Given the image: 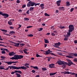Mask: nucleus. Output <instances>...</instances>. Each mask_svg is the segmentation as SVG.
I'll return each instance as SVG.
<instances>
[{
  "instance_id": "16",
  "label": "nucleus",
  "mask_w": 77,
  "mask_h": 77,
  "mask_svg": "<svg viewBox=\"0 0 77 77\" xmlns=\"http://www.w3.org/2000/svg\"><path fill=\"white\" fill-rule=\"evenodd\" d=\"M23 51H24L25 54H29V52L27 53V51H27V49H25V50H23Z\"/></svg>"
},
{
  "instance_id": "8",
  "label": "nucleus",
  "mask_w": 77,
  "mask_h": 77,
  "mask_svg": "<svg viewBox=\"0 0 77 77\" xmlns=\"http://www.w3.org/2000/svg\"><path fill=\"white\" fill-rule=\"evenodd\" d=\"M15 73H19V74H22V72L20 70H15L14 72H12L11 74H14Z\"/></svg>"
},
{
  "instance_id": "52",
  "label": "nucleus",
  "mask_w": 77,
  "mask_h": 77,
  "mask_svg": "<svg viewBox=\"0 0 77 77\" xmlns=\"http://www.w3.org/2000/svg\"><path fill=\"white\" fill-rule=\"evenodd\" d=\"M48 52H48H51V53H52L53 52L51 51H50V49H48V51H47Z\"/></svg>"
},
{
  "instance_id": "4",
  "label": "nucleus",
  "mask_w": 77,
  "mask_h": 77,
  "mask_svg": "<svg viewBox=\"0 0 77 77\" xmlns=\"http://www.w3.org/2000/svg\"><path fill=\"white\" fill-rule=\"evenodd\" d=\"M35 2H31L30 1L28 3L27 5V7H30V6H35Z\"/></svg>"
},
{
  "instance_id": "50",
  "label": "nucleus",
  "mask_w": 77,
  "mask_h": 77,
  "mask_svg": "<svg viewBox=\"0 0 77 77\" xmlns=\"http://www.w3.org/2000/svg\"><path fill=\"white\" fill-rule=\"evenodd\" d=\"M31 27H33V26H27L26 28L27 29H28V28H31Z\"/></svg>"
},
{
  "instance_id": "2",
  "label": "nucleus",
  "mask_w": 77,
  "mask_h": 77,
  "mask_svg": "<svg viewBox=\"0 0 77 77\" xmlns=\"http://www.w3.org/2000/svg\"><path fill=\"white\" fill-rule=\"evenodd\" d=\"M67 61L68 62V63L64 61H62L58 60L57 61V63H58V65H63V64H65V65H68L69 66H70L72 65H75V64H73V63L70 60H67Z\"/></svg>"
},
{
  "instance_id": "59",
  "label": "nucleus",
  "mask_w": 77,
  "mask_h": 77,
  "mask_svg": "<svg viewBox=\"0 0 77 77\" xmlns=\"http://www.w3.org/2000/svg\"><path fill=\"white\" fill-rule=\"evenodd\" d=\"M5 50L7 52H9V50H8L7 49L5 48Z\"/></svg>"
},
{
  "instance_id": "58",
  "label": "nucleus",
  "mask_w": 77,
  "mask_h": 77,
  "mask_svg": "<svg viewBox=\"0 0 77 77\" xmlns=\"http://www.w3.org/2000/svg\"><path fill=\"white\" fill-rule=\"evenodd\" d=\"M43 29L42 28H40L39 30V32H40V31H42V30Z\"/></svg>"
},
{
  "instance_id": "47",
  "label": "nucleus",
  "mask_w": 77,
  "mask_h": 77,
  "mask_svg": "<svg viewBox=\"0 0 77 77\" xmlns=\"http://www.w3.org/2000/svg\"><path fill=\"white\" fill-rule=\"evenodd\" d=\"M1 58H2V59H5L6 58V57L4 56H1Z\"/></svg>"
},
{
  "instance_id": "54",
  "label": "nucleus",
  "mask_w": 77,
  "mask_h": 77,
  "mask_svg": "<svg viewBox=\"0 0 77 77\" xmlns=\"http://www.w3.org/2000/svg\"><path fill=\"white\" fill-rule=\"evenodd\" d=\"M26 13L27 14H29V10H28L27 11H26Z\"/></svg>"
},
{
  "instance_id": "12",
  "label": "nucleus",
  "mask_w": 77,
  "mask_h": 77,
  "mask_svg": "<svg viewBox=\"0 0 77 77\" xmlns=\"http://www.w3.org/2000/svg\"><path fill=\"white\" fill-rule=\"evenodd\" d=\"M54 66V64L53 63H51L49 65V68H55V67L51 66Z\"/></svg>"
},
{
  "instance_id": "63",
  "label": "nucleus",
  "mask_w": 77,
  "mask_h": 77,
  "mask_svg": "<svg viewBox=\"0 0 77 77\" xmlns=\"http://www.w3.org/2000/svg\"><path fill=\"white\" fill-rule=\"evenodd\" d=\"M73 75H75V77H77V73L76 74L75 73V74H73Z\"/></svg>"
},
{
  "instance_id": "33",
  "label": "nucleus",
  "mask_w": 77,
  "mask_h": 77,
  "mask_svg": "<svg viewBox=\"0 0 77 77\" xmlns=\"http://www.w3.org/2000/svg\"><path fill=\"white\" fill-rule=\"evenodd\" d=\"M1 52L2 53V54H6V52L5 51H1Z\"/></svg>"
},
{
  "instance_id": "15",
  "label": "nucleus",
  "mask_w": 77,
  "mask_h": 77,
  "mask_svg": "<svg viewBox=\"0 0 77 77\" xmlns=\"http://www.w3.org/2000/svg\"><path fill=\"white\" fill-rule=\"evenodd\" d=\"M4 62L5 63H7L8 65H11L12 63V61H4Z\"/></svg>"
},
{
  "instance_id": "21",
  "label": "nucleus",
  "mask_w": 77,
  "mask_h": 77,
  "mask_svg": "<svg viewBox=\"0 0 77 77\" xmlns=\"http://www.w3.org/2000/svg\"><path fill=\"white\" fill-rule=\"evenodd\" d=\"M57 74V72H55L54 73H50V75H55V74Z\"/></svg>"
},
{
  "instance_id": "27",
  "label": "nucleus",
  "mask_w": 77,
  "mask_h": 77,
  "mask_svg": "<svg viewBox=\"0 0 77 77\" xmlns=\"http://www.w3.org/2000/svg\"><path fill=\"white\" fill-rule=\"evenodd\" d=\"M0 69H5V67L3 66H0Z\"/></svg>"
},
{
  "instance_id": "44",
  "label": "nucleus",
  "mask_w": 77,
  "mask_h": 77,
  "mask_svg": "<svg viewBox=\"0 0 77 77\" xmlns=\"http://www.w3.org/2000/svg\"><path fill=\"white\" fill-rule=\"evenodd\" d=\"M68 39V38H67L66 37H65L64 39V41H67Z\"/></svg>"
},
{
  "instance_id": "60",
  "label": "nucleus",
  "mask_w": 77,
  "mask_h": 77,
  "mask_svg": "<svg viewBox=\"0 0 77 77\" xmlns=\"http://www.w3.org/2000/svg\"><path fill=\"white\" fill-rule=\"evenodd\" d=\"M24 45H25V44H20V45H21L22 46H24Z\"/></svg>"
},
{
  "instance_id": "61",
  "label": "nucleus",
  "mask_w": 77,
  "mask_h": 77,
  "mask_svg": "<svg viewBox=\"0 0 77 77\" xmlns=\"http://www.w3.org/2000/svg\"><path fill=\"white\" fill-rule=\"evenodd\" d=\"M2 37H1V36L0 35V40H1V41H3V39H4V38L3 39H2V38H1Z\"/></svg>"
},
{
  "instance_id": "43",
  "label": "nucleus",
  "mask_w": 77,
  "mask_h": 77,
  "mask_svg": "<svg viewBox=\"0 0 77 77\" xmlns=\"http://www.w3.org/2000/svg\"><path fill=\"white\" fill-rule=\"evenodd\" d=\"M73 61H74V62H77V59L76 58L73 59Z\"/></svg>"
},
{
  "instance_id": "13",
  "label": "nucleus",
  "mask_w": 77,
  "mask_h": 77,
  "mask_svg": "<svg viewBox=\"0 0 77 77\" xmlns=\"http://www.w3.org/2000/svg\"><path fill=\"white\" fill-rule=\"evenodd\" d=\"M61 2V1L60 0H59L57 2L56 4L58 6H59L60 5V3Z\"/></svg>"
},
{
  "instance_id": "64",
  "label": "nucleus",
  "mask_w": 77,
  "mask_h": 77,
  "mask_svg": "<svg viewBox=\"0 0 77 77\" xmlns=\"http://www.w3.org/2000/svg\"><path fill=\"white\" fill-rule=\"evenodd\" d=\"M19 12H22V10L21 9H19V11H18Z\"/></svg>"
},
{
  "instance_id": "40",
  "label": "nucleus",
  "mask_w": 77,
  "mask_h": 77,
  "mask_svg": "<svg viewBox=\"0 0 77 77\" xmlns=\"http://www.w3.org/2000/svg\"><path fill=\"white\" fill-rule=\"evenodd\" d=\"M12 63H18V61H15V62H13L11 61Z\"/></svg>"
},
{
  "instance_id": "32",
  "label": "nucleus",
  "mask_w": 77,
  "mask_h": 77,
  "mask_svg": "<svg viewBox=\"0 0 77 77\" xmlns=\"http://www.w3.org/2000/svg\"><path fill=\"white\" fill-rule=\"evenodd\" d=\"M40 5V3H36L35 2V4H34V6H36L37 5Z\"/></svg>"
},
{
  "instance_id": "35",
  "label": "nucleus",
  "mask_w": 77,
  "mask_h": 77,
  "mask_svg": "<svg viewBox=\"0 0 77 77\" xmlns=\"http://www.w3.org/2000/svg\"><path fill=\"white\" fill-rule=\"evenodd\" d=\"M36 57H42V56L39 55V54H36Z\"/></svg>"
},
{
  "instance_id": "62",
  "label": "nucleus",
  "mask_w": 77,
  "mask_h": 77,
  "mask_svg": "<svg viewBox=\"0 0 77 77\" xmlns=\"http://www.w3.org/2000/svg\"><path fill=\"white\" fill-rule=\"evenodd\" d=\"M42 25L43 26H45V23H42Z\"/></svg>"
},
{
  "instance_id": "30",
  "label": "nucleus",
  "mask_w": 77,
  "mask_h": 77,
  "mask_svg": "<svg viewBox=\"0 0 77 77\" xmlns=\"http://www.w3.org/2000/svg\"><path fill=\"white\" fill-rule=\"evenodd\" d=\"M66 57H68V58H73V57H73V56H67Z\"/></svg>"
},
{
  "instance_id": "10",
  "label": "nucleus",
  "mask_w": 77,
  "mask_h": 77,
  "mask_svg": "<svg viewBox=\"0 0 77 77\" xmlns=\"http://www.w3.org/2000/svg\"><path fill=\"white\" fill-rule=\"evenodd\" d=\"M56 34V35H58V34L56 31H53V32L51 33V35L53 36H56V34Z\"/></svg>"
},
{
  "instance_id": "1",
  "label": "nucleus",
  "mask_w": 77,
  "mask_h": 77,
  "mask_svg": "<svg viewBox=\"0 0 77 77\" xmlns=\"http://www.w3.org/2000/svg\"><path fill=\"white\" fill-rule=\"evenodd\" d=\"M24 66H26V67L24 66H22L21 67H17L14 66H9V68H10V69H27V68H29V64L28 63H26L25 64L23 65Z\"/></svg>"
},
{
  "instance_id": "29",
  "label": "nucleus",
  "mask_w": 77,
  "mask_h": 77,
  "mask_svg": "<svg viewBox=\"0 0 77 77\" xmlns=\"http://www.w3.org/2000/svg\"><path fill=\"white\" fill-rule=\"evenodd\" d=\"M10 34H15V32L14 31H10Z\"/></svg>"
},
{
  "instance_id": "56",
  "label": "nucleus",
  "mask_w": 77,
  "mask_h": 77,
  "mask_svg": "<svg viewBox=\"0 0 77 77\" xmlns=\"http://www.w3.org/2000/svg\"><path fill=\"white\" fill-rule=\"evenodd\" d=\"M74 43H75V44H77V40H75L74 41Z\"/></svg>"
},
{
  "instance_id": "51",
  "label": "nucleus",
  "mask_w": 77,
  "mask_h": 77,
  "mask_svg": "<svg viewBox=\"0 0 77 77\" xmlns=\"http://www.w3.org/2000/svg\"><path fill=\"white\" fill-rule=\"evenodd\" d=\"M48 59H47V60L48 62H50V60L51 58L50 57H48Z\"/></svg>"
},
{
  "instance_id": "7",
  "label": "nucleus",
  "mask_w": 77,
  "mask_h": 77,
  "mask_svg": "<svg viewBox=\"0 0 77 77\" xmlns=\"http://www.w3.org/2000/svg\"><path fill=\"white\" fill-rule=\"evenodd\" d=\"M60 42H59L58 43H56L54 44V45H53V46L54 47H56V48H60L59 47V46H60Z\"/></svg>"
},
{
  "instance_id": "38",
  "label": "nucleus",
  "mask_w": 77,
  "mask_h": 77,
  "mask_svg": "<svg viewBox=\"0 0 77 77\" xmlns=\"http://www.w3.org/2000/svg\"><path fill=\"white\" fill-rule=\"evenodd\" d=\"M34 69H39V68L37 66H34Z\"/></svg>"
},
{
  "instance_id": "37",
  "label": "nucleus",
  "mask_w": 77,
  "mask_h": 77,
  "mask_svg": "<svg viewBox=\"0 0 77 77\" xmlns=\"http://www.w3.org/2000/svg\"><path fill=\"white\" fill-rule=\"evenodd\" d=\"M45 16H47L48 17H49L50 16V15L48 14L47 13H45Z\"/></svg>"
},
{
  "instance_id": "48",
  "label": "nucleus",
  "mask_w": 77,
  "mask_h": 77,
  "mask_svg": "<svg viewBox=\"0 0 77 77\" xmlns=\"http://www.w3.org/2000/svg\"><path fill=\"white\" fill-rule=\"evenodd\" d=\"M15 43V45H20V43Z\"/></svg>"
},
{
  "instance_id": "6",
  "label": "nucleus",
  "mask_w": 77,
  "mask_h": 77,
  "mask_svg": "<svg viewBox=\"0 0 77 77\" xmlns=\"http://www.w3.org/2000/svg\"><path fill=\"white\" fill-rule=\"evenodd\" d=\"M0 15L4 16V18H8L9 17V15L5 13H3V12L0 11Z\"/></svg>"
},
{
  "instance_id": "3",
  "label": "nucleus",
  "mask_w": 77,
  "mask_h": 77,
  "mask_svg": "<svg viewBox=\"0 0 77 77\" xmlns=\"http://www.w3.org/2000/svg\"><path fill=\"white\" fill-rule=\"evenodd\" d=\"M69 32H72L74 30V26L72 25H70L69 26Z\"/></svg>"
},
{
  "instance_id": "23",
  "label": "nucleus",
  "mask_w": 77,
  "mask_h": 77,
  "mask_svg": "<svg viewBox=\"0 0 77 77\" xmlns=\"http://www.w3.org/2000/svg\"><path fill=\"white\" fill-rule=\"evenodd\" d=\"M0 30H1V31H2L3 32H5V33H7V32H8V31L5 29H0Z\"/></svg>"
},
{
  "instance_id": "17",
  "label": "nucleus",
  "mask_w": 77,
  "mask_h": 77,
  "mask_svg": "<svg viewBox=\"0 0 77 77\" xmlns=\"http://www.w3.org/2000/svg\"><path fill=\"white\" fill-rule=\"evenodd\" d=\"M15 74L16 75V77H21V75L19 73H16Z\"/></svg>"
},
{
  "instance_id": "22",
  "label": "nucleus",
  "mask_w": 77,
  "mask_h": 77,
  "mask_svg": "<svg viewBox=\"0 0 77 77\" xmlns=\"http://www.w3.org/2000/svg\"><path fill=\"white\" fill-rule=\"evenodd\" d=\"M45 44H47V43H49V41L47 39H45Z\"/></svg>"
},
{
  "instance_id": "24",
  "label": "nucleus",
  "mask_w": 77,
  "mask_h": 77,
  "mask_svg": "<svg viewBox=\"0 0 77 77\" xmlns=\"http://www.w3.org/2000/svg\"><path fill=\"white\" fill-rule=\"evenodd\" d=\"M59 27L60 28V29H64L65 28V26H62L61 25H60V26H59Z\"/></svg>"
},
{
  "instance_id": "41",
  "label": "nucleus",
  "mask_w": 77,
  "mask_h": 77,
  "mask_svg": "<svg viewBox=\"0 0 77 77\" xmlns=\"http://www.w3.org/2000/svg\"><path fill=\"white\" fill-rule=\"evenodd\" d=\"M26 5H22V8H25V7H26Z\"/></svg>"
},
{
  "instance_id": "11",
  "label": "nucleus",
  "mask_w": 77,
  "mask_h": 77,
  "mask_svg": "<svg viewBox=\"0 0 77 77\" xmlns=\"http://www.w3.org/2000/svg\"><path fill=\"white\" fill-rule=\"evenodd\" d=\"M15 53L13 51H12L11 52H10L9 54V56H13L14 55H15Z\"/></svg>"
},
{
  "instance_id": "57",
  "label": "nucleus",
  "mask_w": 77,
  "mask_h": 77,
  "mask_svg": "<svg viewBox=\"0 0 77 77\" xmlns=\"http://www.w3.org/2000/svg\"><path fill=\"white\" fill-rule=\"evenodd\" d=\"M32 72L33 73H35V72H36L35 71V70H32Z\"/></svg>"
},
{
  "instance_id": "34",
  "label": "nucleus",
  "mask_w": 77,
  "mask_h": 77,
  "mask_svg": "<svg viewBox=\"0 0 77 77\" xmlns=\"http://www.w3.org/2000/svg\"><path fill=\"white\" fill-rule=\"evenodd\" d=\"M40 8L44 6V4H41L40 5Z\"/></svg>"
},
{
  "instance_id": "42",
  "label": "nucleus",
  "mask_w": 77,
  "mask_h": 77,
  "mask_svg": "<svg viewBox=\"0 0 77 77\" xmlns=\"http://www.w3.org/2000/svg\"><path fill=\"white\" fill-rule=\"evenodd\" d=\"M1 51H5V48H1L0 49Z\"/></svg>"
},
{
  "instance_id": "53",
  "label": "nucleus",
  "mask_w": 77,
  "mask_h": 77,
  "mask_svg": "<svg viewBox=\"0 0 77 77\" xmlns=\"http://www.w3.org/2000/svg\"><path fill=\"white\" fill-rule=\"evenodd\" d=\"M9 68V66L6 68V69H5V70H8V69Z\"/></svg>"
},
{
  "instance_id": "31",
  "label": "nucleus",
  "mask_w": 77,
  "mask_h": 77,
  "mask_svg": "<svg viewBox=\"0 0 77 77\" xmlns=\"http://www.w3.org/2000/svg\"><path fill=\"white\" fill-rule=\"evenodd\" d=\"M27 36H29V37H33V35L32 34H29V35H28Z\"/></svg>"
},
{
  "instance_id": "19",
  "label": "nucleus",
  "mask_w": 77,
  "mask_h": 77,
  "mask_svg": "<svg viewBox=\"0 0 77 77\" xmlns=\"http://www.w3.org/2000/svg\"><path fill=\"white\" fill-rule=\"evenodd\" d=\"M19 56V59H21L22 58H23V56L21 55H18Z\"/></svg>"
},
{
  "instance_id": "45",
  "label": "nucleus",
  "mask_w": 77,
  "mask_h": 77,
  "mask_svg": "<svg viewBox=\"0 0 77 77\" xmlns=\"http://www.w3.org/2000/svg\"><path fill=\"white\" fill-rule=\"evenodd\" d=\"M71 32H67V35H68L69 36H70V35H71Z\"/></svg>"
},
{
  "instance_id": "25",
  "label": "nucleus",
  "mask_w": 77,
  "mask_h": 77,
  "mask_svg": "<svg viewBox=\"0 0 77 77\" xmlns=\"http://www.w3.org/2000/svg\"><path fill=\"white\" fill-rule=\"evenodd\" d=\"M8 24H9V25H12V23L11 22V21H8Z\"/></svg>"
},
{
  "instance_id": "39",
  "label": "nucleus",
  "mask_w": 77,
  "mask_h": 77,
  "mask_svg": "<svg viewBox=\"0 0 77 77\" xmlns=\"http://www.w3.org/2000/svg\"><path fill=\"white\" fill-rule=\"evenodd\" d=\"M24 20L25 21H27V20H29V19L27 18H24Z\"/></svg>"
},
{
  "instance_id": "14",
  "label": "nucleus",
  "mask_w": 77,
  "mask_h": 77,
  "mask_svg": "<svg viewBox=\"0 0 77 77\" xmlns=\"http://www.w3.org/2000/svg\"><path fill=\"white\" fill-rule=\"evenodd\" d=\"M14 57H15V59L16 60H18L19 56L18 55H15L14 56Z\"/></svg>"
},
{
  "instance_id": "5",
  "label": "nucleus",
  "mask_w": 77,
  "mask_h": 77,
  "mask_svg": "<svg viewBox=\"0 0 77 77\" xmlns=\"http://www.w3.org/2000/svg\"><path fill=\"white\" fill-rule=\"evenodd\" d=\"M61 73L62 74H71V75H73V74H75V73L69 72L68 71H65L64 72H61Z\"/></svg>"
},
{
  "instance_id": "26",
  "label": "nucleus",
  "mask_w": 77,
  "mask_h": 77,
  "mask_svg": "<svg viewBox=\"0 0 77 77\" xmlns=\"http://www.w3.org/2000/svg\"><path fill=\"white\" fill-rule=\"evenodd\" d=\"M42 70L43 71H46L47 70V68L45 67H42Z\"/></svg>"
},
{
  "instance_id": "55",
  "label": "nucleus",
  "mask_w": 77,
  "mask_h": 77,
  "mask_svg": "<svg viewBox=\"0 0 77 77\" xmlns=\"http://www.w3.org/2000/svg\"><path fill=\"white\" fill-rule=\"evenodd\" d=\"M20 1L19 0H17V3H20Z\"/></svg>"
},
{
  "instance_id": "9",
  "label": "nucleus",
  "mask_w": 77,
  "mask_h": 77,
  "mask_svg": "<svg viewBox=\"0 0 77 77\" xmlns=\"http://www.w3.org/2000/svg\"><path fill=\"white\" fill-rule=\"evenodd\" d=\"M45 54L47 55H48V54H51V55H53V56H56V54H53V53L49 52L47 51H45Z\"/></svg>"
},
{
  "instance_id": "20",
  "label": "nucleus",
  "mask_w": 77,
  "mask_h": 77,
  "mask_svg": "<svg viewBox=\"0 0 77 77\" xmlns=\"http://www.w3.org/2000/svg\"><path fill=\"white\" fill-rule=\"evenodd\" d=\"M59 9L60 11H62V10H64V7H59Z\"/></svg>"
},
{
  "instance_id": "46",
  "label": "nucleus",
  "mask_w": 77,
  "mask_h": 77,
  "mask_svg": "<svg viewBox=\"0 0 77 77\" xmlns=\"http://www.w3.org/2000/svg\"><path fill=\"white\" fill-rule=\"evenodd\" d=\"M74 11V8H72L70 9L71 12H72V11Z\"/></svg>"
},
{
  "instance_id": "28",
  "label": "nucleus",
  "mask_w": 77,
  "mask_h": 77,
  "mask_svg": "<svg viewBox=\"0 0 77 77\" xmlns=\"http://www.w3.org/2000/svg\"><path fill=\"white\" fill-rule=\"evenodd\" d=\"M34 9V7H31L29 8L30 11H33Z\"/></svg>"
},
{
  "instance_id": "18",
  "label": "nucleus",
  "mask_w": 77,
  "mask_h": 77,
  "mask_svg": "<svg viewBox=\"0 0 77 77\" xmlns=\"http://www.w3.org/2000/svg\"><path fill=\"white\" fill-rule=\"evenodd\" d=\"M70 3H69V2H66V6L67 7H68V6H70Z\"/></svg>"
},
{
  "instance_id": "36",
  "label": "nucleus",
  "mask_w": 77,
  "mask_h": 77,
  "mask_svg": "<svg viewBox=\"0 0 77 77\" xmlns=\"http://www.w3.org/2000/svg\"><path fill=\"white\" fill-rule=\"evenodd\" d=\"M10 59H12V60H16L15 57H12L10 58Z\"/></svg>"
},
{
  "instance_id": "49",
  "label": "nucleus",
  "mask_w": 77,
  "mask_h": 77,
  "mask_svg": "<svg viewBox=\"0 0 77 77\" xmlns=\"http://www.w3.org/2000/svg\"><path fill=\"white\" fill-rule=\"evenodd\" d=\"M62 66L63 67V68H65V67H66V65H65V64H64Z\"/></svg>"
}]
</instances>
